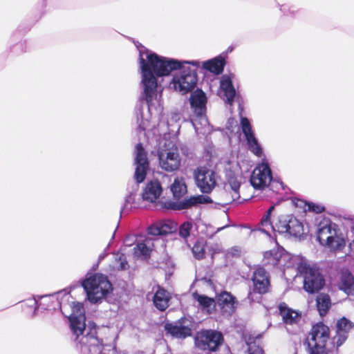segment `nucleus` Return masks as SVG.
I'll return each mask as SVG.
<instances>
[{
	"mask_svg": "<svg viewBox=\"0 0 354 354\" xmlns=\"http://www.w3.org/2000/svg\"><path fill=\"white\" fill-rule=\"evenodd\" d=\"M340 288L348 295L354 296V277L351 272L348 271L342 272Z\"/></svg>",
	"mask_w": 354,
	"mask_h": 354,
	"instance_id": "27",
	"label": "nucleus"
},
{
	"mask_svg": "<svg viewBox=\"0 0 354 354\" xmlns=\"http://www.w3.org/2000/svg\"><path fill=\"white\" fill-rule=\"evenodd\" d=\"M337 225L328 218L322 220L317 230V239L319 243L333 249L340 247L339 239L337 236Z\"/></svg>",
	"mask_w": 354,
	"mask_h": 354,
	"instance_id": "9",
	"label": "nucleus"
},
{
	"mask_svg": "<svg viewBox=\"0 0 354 354\" xmlns=\"http://www.w3.org/2000/svg\"><path fill=\"white\" fill-rule=\"evenodd\" d=\"M227 225H225V226H223V227H218L216 230V232H220L221 230H223L224 228L227 227Z\"/></svg>",
	"mask_w": 354,
	"mask_h": 354,
	"instance_id": "44",
	"label": "nucleus"
},
{
	"mask_svg": "<svg viewBox=\"0 0 354 354\" xmlns=\"http://www.w3.org/2000/svg\"><path fill=\"white\" fill-rule=\"evenodd\" d=\"M176 230V225L171 221L156 222L150 225L147 232L150 235L159 236L171 234Z\"/></svg>",
	"mask_w": 354,
	"mask_h": 354,
	"instance_id": "22",
	"label": "nucleus"
},
{
	"mask_svg": "<svg viewBox=\"0 0 354 354\" xmlns=\"http://www.w3.org/2000/svg\"><path fill=\"white\" fill-rule=\"evenodd\" d=\"M68 319L77 348L82 354H100L102 351V343L97 337L96 324L89 322L88 325H86V317L82 304L73 303L72 313Z\"/></svg>",
	"mask_w": 354,
	"mask_h": 354,
	"instance_id": "2",
	"label": "nucleus"
},
{
	"mask_svg": "<svg viewBox=\"0 0 354 354\" xmlns=\"http://www.w3.org/2000/svg\"><path fill=\"white\" fill-rule=\"evenodd\" d=\"M217 299L222 311L227 315H231L235 309V297L231 293L223 291L219 294Z\"/></svg>",
	"mask_w": 354,
	"mask_h": 354,
	"instance_id": "23",
	"label": "nucleus"
},
{
	"mask_svg": "<svg viewBox=\"0 0 354 354\" xmlns=\"http://www.w3.org/2000/svg\"><path fill=\"white\" fill-rule=\"evenodd\" d=\"M135 165L136 170L134 178L136 183H134L133 191L125 197L124 205L120 210V216L125 215L132 208V203L134 201V194L138 188V184L142 183L149 168V163L147 158V153L144 149L141 143L137 144L135 151Z\"/></svg>",
	"mask_w": 354,
	"mask_h": 354,
	"instance_id": "4",
	"label": "nucleus"
},
{
	"mask_svg": "<svg viewBox=\"0 0 354 354\" xmlns=\"http://www.w3.org/2000/svg\"><path fill=\"white\" fill-rule=\"evenodd\" d=\"M82 286L86 292L88 300L96 304L112 290V285L108 277L101 273L87 274Z\"/></svg>",
	"mask_w": 354,
	"mask_h": 354,
	"instance_id": "5",
	"label": "nucleus"
},
{
	"mask_svg": "<svg viewBox=\"0 0 354 354\" xmlns=\"http://www.w3.org/2000/svg\"><path fill=\"white\" fill-rule=\"evenodd\" d=\"M109 248V245L106 247V248L104 250V251L100 254L98 257V261H101L102 260H103L105 257L107 255V253H106V250Z\"/></svg>",
	"mask_w": 354,
	"mask_h": 354,
	"instance_id": "41",
	"label": "nucleus"
},
{
	"mask_svg": "<svg viewBox=\"0 0 354 354\" xmlns=\"http://www.w3.org/2000/svg\"><path fill=\"white\" fill-rule=\"evenodd\" d=\"M274 209V205H272L262 216L259 230L271 236V232H278L284 234L285 236L300 238L304 234V225L301 221L293 215L281 216L277 223L274 226L271 221V214Z\"/></svg>",
	"mask_w": 354,
	"mask_h": 354,
	"instance_id": "3",
	"label": "nucleus"
},
{
	"mask_svg": "<svg viewBox=\"0 0 354 354\" xmlns=\"http://www.w3.org/2000/svg\"><path fill=\"white\" fill-rule=\"evenodd\" d=\"M194 176L197 187L203 193H210L216 185V173L206 167L197 168Z\"/></svg>",
	"mask_w": 354,
	"mask_h": 354,
	"instance_id": "13",
	"label": "nucleus"
},
{
	"mask_svg": "<svg viewBox=\"0 0 354 354\" xmlns=\"http://www.w3.org/2000/svg\"><path fill=\"white\" fill-rule=\"evenodd\" d=\"M115 261L119 263V265L117 266L118 270H124L128 268V262L127 261L126 256L124 254L117 255Z\"/></svg>",
	"mask_w": 354,
	"mask_h": 354,
	"instance_id": "36",
	"label": "nucleus"
},
{
	"mask_svg": "<svg viewBox=\"0 0 354 354\" xmlns=\"http://www.w3.org/2000/svg\"><path fill=\"white\" fill-rule=\"evenodd\" d=\"M158 158L160 167L167 172H174L181 165L178 148L170 140L165 141L163 146L159 147Z\"/></svg>",
	"mask_w": 354,
	"mask_h": 354,
	"instance_id": "8",
	"label": "nucleus"
},
{
	"mask_svg": "<svg viewBox=\"0 0 354 354\" xmlns=\"http://www.w3.org/2000/svg\"><path fill=\"white\" fill-rule=\"evenodd\" d=\"M153 304L160 310H165L169 306V295L167 290L158 287L153 296Z\"/></svg>",
	"mask_w": 354,
	"mask_h": 354,
	"instance_id": "26",
	"label": "nucleus"
},
{
	"mask_svg": "<svg viewBox=\"0 0 354 354\" xmlns=\"http://www.w3.org/2000/svg\"><path fill=\"white\" fill-rule=\"evenodd\" d=\"M162 192V188L159 180L154 179L149 181L142 192V198L149 202H155Z\"/></svg>",
	"mask_w": 354,
	"mask_h": 354,
	"instance_id": "20",
	"label": "nucleus"
},
{
	"mask_svg": "<svg viewBox=\"0 0 354 354\" xmlns=\"http://www.w3.org/2000/svg\"><path fill=\"white\" fill-rule=\"evenodd\" d=\"M279 310L280 315L282 316L283 320L286 324H295L300 319L299 315L297 312L287 308L282 304L279 306Z\"/></svg>",
	"mask_w": 354,
	"mask_h": 354,
	"instance_id": "28",
	"label": "nucleus"
},
{
	"mask_svg": "<svg viewBox=\"0 0 354 354\" xmlns=\"http://www.w3.org/2000/svg\"><path fill=\"white\" fill-rule=\"evenodd\" d=\"M349 248H350L351 252L354 254V239L350 243Z\"/></svg>",
	"mask_w": 354,
	"mask_h": 354,
	"instance_id": "42",
	"label": "nucleus"
},
{
	"mask_svg": "<svg viewBox=\"0 0 354 354\" xmlns=\"http://www.w3.org/2000/svg\"><path fill=\"white\" fill-rule=\"evenodd\" d=\"M329 339V328L323 323L314 325L304 345L308 354H328L326 342Z\"/></svg>",
	"mask_w": 354,
	"mask_h": 354,
	"instance_id": "6",
	"label": "nucleus"
},
{
	"mask_svg": "<svg viewBox=\"0 0 354 354\" xmlns=\"http://www.w3.org/2000/svg\"><path fill=\"white\" fill-rule=\"evenodd\" d=\"M165 330L173 337L185 339L192 334V322L186 317H181L177 321L166 323Z\"/></svg>",
	"mask_w": 354,
	"mask_h": 354,
	"instance_id": "14",
	"label": "nucleus"
},
{
	"mask_svg": "<svg viewBox=\"0 0 354 354\" xmlns=\"http://www.w3.org/2000/svg\"><path fill=\"white\" fill-rule=\"evenodd\" d=\"M223 342L221 332L214 330H203L197 333L194 342L196 346L203 351L215 352Z\"/></svg>",
	"mask_w": 354,
	"mask_h": 354,
	"instance_id": "11",
	"label": "nucleus"
},
{
	"mask_svg": "<svg viewBox=\"0 0 354 354\" xmlns=\"http://www.w3.org/2000/svg\"><path fill=\"white\" fill-rule=\"evenodd\" d=\"M212 202V201L209 196L205 195H198L173 203L171 207L174 209L182 210L196 206L198 204H207Z\"/></svg>",
	"mask_w": 354,
	"mask_h": 354,
	"instance_id": "18",
	"label": "nucleus"
},
{
	"mask_svg": "<svg viewBox=\"0 0 354 354\" xmlns=\"http://www.w3.org/2000/svg\"><path fill=\"white\" fill-rule=\"evenodd\" d=\"M270 183V189L272 190L274 192L279 193V190L284 189L282 182L271 180Z\"/></svg>",
	"mask_w": 354,
	"mask_h": 354,
	"instance_id": "38",
	"label": "nucleus"
},
{
	"mask_svg": "<svg viewBox=\"0 0 354 354\" xmlns=\"http://www.w3.org/2000/svg\"><path fill=\"white\" fill-rule=\"evenodd\" d=\"M189 102L195 117V118L192 120V123L196 132L198 133V121L202 125H206L207 124V119L205 115L207 103L206 95L201 89L198 88L191 93Z\"/></svg>",
	"mask_w": 354,
	"mask_h": 354,
	"instance_id": "10",
	"label": "nucleus"
},
{
	"mask_svg": "<svg viewBox=\"0 0 354 354\" xmlns=\"http://www.w3.org/2000/svg\"><path fill=\"white\" fill-rule=\"evenodd\" d=\"M317 308L321 316L325 315L331 305L330 297L326 294H319L316 299Z\"/></svg>",
	"mask_w": 354,
	"mask_h": 354,
	"instance_id": "30",
	"label": "nucleus"
},
{
	"mask_svg": "<svg viewBox=\"0 0 354 354\" xmlns=\"http://www.w3.org/2000/svg\"><path fill=\"white\" fill-rule=\"evenodd\" d=\"M28 306L30 307H34L35 310L38 308L37 301L35 299H30L27 300Z\"/></svg>",
	"mask_w": 354,
	"mask_h": 354,
	"instance_id": "40",
	"label": "nucleus"
},
{
	"mask_svg": "<svg viewBox=\"0 0 354 354\" xmlns=\"http://www.w3.org/2000/svg\"><path fill=\"white\" fill-rule=\"evenodd\" d=\"M226 64V55L224 53L212 59L202 62L203 69L214 73L220 75L223 73Z\"/></svg>",
	"mask_w": 354,
	"mask_h": 354,
	"instance_id": "19",
	"label": "nucleus"
},
{
	"mask_svg": "<svg viewBox=\"0 0 354 354\" xmlns=\"http://www.w3.org/2000/svg\"><path fill=\"white\" fill-rule=\"evenodd\" d=\"M272 180V172L270 167L266 163H262L252 171L250 183L254 189H261L266 187Z\"/></svg>",
	"mask_w": 354,
	"mask_h": 354,
	"instance_id": "16",
	"label": "nucleus"
},
{
	"mask_svg": "<svg viewBox=\"0 0 354 354\" xmlns=\"http://www.w3.org/2000/svg\"><path fill=\"white\" fill-rule=\"evenodd\" d=\"M195 299L198 302L199 306L202 308L203 310L206 311L207 313L210 314L212 310L214 307V300L210 297H208L205 295H201L195 294L194 295Z\"/></svg>",
	"mask_w": 354,
	"mask_h": 354,
	"instance_id": "31",
	"label": "nucleus"
},
{
	"mask_svg": "<svg viewBox=\"0 0 354 354\" xmlns=\"http://www.w3.org/2000/svg\"><path fill=\"white\" fill-rule=\"evenodd\" d=\"M138 241V239L135 235L129 234L124 239V244L125 246L129 247L136 243Z\"/></svg>",
	"mask_w": 354,
	"mask_h": 354,
	"instance_id": "39",
	"label": "nucleus"
},
{
	"mask_svg": "<svg viewBox=\"0 0 354 354\" xmlns=\"http://www.w3.org/2000/svg\"><path fill=\"white\" fill-rule=\"evenodd\" d=\"M192 229V223L187 221L184 222L179 227V235L180 237L186 239L190 235V231Z\"/></svg>",
	"mask_w": 354,
	"mask_h": 354,
	"instance_id": "34",
	"label": "nucleus"
},
{
	"mask_svg": "<svg viewBox=\"0 0 354 354\" xmlns=\"http://www.w3.org/2000/svg\"><path fill=\"white\" fill-rule=\"evenodd\" d=\"M248 351L249 354H264L263 348L257 345L255 342L249 344Z\"/></svg>",
	"mask_w": 354,
	"mask_h": 354,
	"instance_id": "37",
	"label": "nucleus"
},
{
	"mask_svg": "<svg viewBox=\"0 0 354 354\" xmlns=\"http://www.w3.org/2000/svg\"><path fill=\"white\" fill-rule=\"evenodd\" d=\"M192 253L197 259H202L205 257V249L203 245L200 242H196L192 248Z\"/></svg>",
	"mask_w": 354,
	"mask_h": 354,
	"instance_id": "35",
	"label": "nucleus"
},
{
	"mask_svg": "<svg viewBox=\"0 0 354 354\" xmlns=\"http://www.w3.org/2000/svg\"><path fill=\"white\" fill-rule=\"evenodd\" d=\"M24 46V43H23V42H20V43H19V44H17L16 45V47H17V48H18V47H19H19H20V48H22Z\"/></svg>",
	"mask_w": 354,
	"mask_h": 354,
	"instance_id": "43",
	"label": "nucleus"
},
{
	"mask_svg": "<svg viewBox=\"0 0 354 354\" xmlns=\"http://www.w3.org/2000/svg\"><path fill=\"white\" fill-rule=\"evenodd\" d=\"M151 239L145 238L143 240H138L133 248V255L142 259L149 257L151 251Z\"/></svg>",
	"mask_w": 354,
	"mask_h": 354,
	"instance_id": "24",
	"label": "nucleus"
},
{
	"mask_svg": "<svg viewBox=\"0 0 354 354\" xmlns=\"http://www.w3.org/2000/svg\"><path fill=\"white\" fill-rule=\"evenodd\" d=\"M220 88L223 93L226 102L232 105L236 96V90L230 75L226 74L222 75L220 80Z\"/></svg>",
	"mask_w": 354,
	"mask_h": 354,
	"instance_id": "21",
	"label": "nucleus"
},
{
	"mask_svg": "<svg viewBox=\"0 0 354 354\" xmlns=\"http://www.w3.org/2000/svg\"><path fill=\"white\" fill-rule=\"evenodd\" d=\"M241 183L234 176H229L227 183L225 185L224 195L226 196V200L222 205L230 204L232 202L236 201L240 198L239 189Z\"/></svg>",
	"mask_w": 354,
	"mask_h": 354,
	"instance_id": "17",
	"label": "nucleus"
},
{
	"mask_svg": "<svg viewBox=\"0 0 354 354\" xmlns=\"http://www.w3.org/2000/svg\"><path fill=\"white\" fill-rule=\"evenodd\" d=\"M240 124L248 149L257 156L261 157L263 153V149L254 136L250 120L245 117H241Z\"/></svg>",
	"mask_w": 354,
	"mask_h": 354,
	"instance_id": "15",
	"label": "nucleus"
},
{
	"mask_svg": "<svg viewBox=\"0 0 354 354\" xmlns=\"http://www.w3.org/2000/svg\"><path fill=\"white\" fill-rule=\"evenodd\" d=\"M170 189L176 198H180L187 192V187L183 178H176Z\"/></svg>",
	"mask_w": 354,
	"mask_h": 354,
	"instance_id": "32",
	"label": "nucleus"
},
{
	"mask_svg": "<svg viewBox=\"0 0 354 354\" xmlns=\"http://www.w3.org/2000/svg\"><path fill=\"white\" fill-rule=\"evenodd\" d=\"M352 328L351 322L343 317L337 322V334L338 336L337 340V346H340L346 339V333Z\"/></svg>",
	"mask_w": 354,
	"mask_h": 354,
	"instance_id": "25",
	"label": "nucleus"
},
{
	"mask_svg": "<svg viewBox=\"0 0 354 354\" xmlns=\"http://www.w3.org/2000/svg\"><path fill=\"white\" fill-rule=\"evenodd\" d=\"M298 274L304 278V289L309 293L320 290L325 280L318 269L310 267L306 259L301 258L297 264Z\"/></svg>",
	"mask_w": 354,
	"mask_h": 354,
	"instance_id": "7",
	"label": "nucleus"
},
{
	"mask_svg": "<svg viewBox=\"0 0 354 354\" xmlns=\"http://www.w3.org/2000/svg\"><path fill=\"white\" fill-rule=\"evenodd\" d=\"M139 51V68L141 73L140 104L136 109L137 130L143 132L150 127L153 114H160L162 111V89L158 86L157 77L175 73L169 84L171 88L182 95L191 92L196 86V69L201 62L197 60L180 61L160 56L144 46H137Z\"/></svg>",
	"mask_w": 354,
	"mask_h": 354,
	"instance_id": "1",
	"label": "nucleus"
},
{
	"mask_svg": "<svg viewBox=\"0 0 354 354\" xmlns=\"http://www.w3.org/2000/svg\"><path fill=\"white\" fill-rule=\"evenodd\" d=\"M292 203L296 207H303L304 211L313 212L317 214L322 213L325 209V207L321 205L312 202L307 203L306 201L300 199H294Z\"/></svg>",
	"mask_w": 354,
	"mask_h": 354,
	"instance_id": "29",
	"label": "nucleus"
},
{
	"mask_svg": "<svg viewBox=\"0 0 354 354\" xmlns=\"http://www.w3.org/2000/svg\"><path fill=\"white\" fill-rule=\"evenodd\" d=\"M253 288L248 293L247 299L250 303L259 302L261 295L269 291L270 281L268 272L262 267H259L254 272L252 278Z\"/></svg>",
	"mask_w": 354,
	"mask_h": 354,
	"instance_id": "12",
	"label": "nucleus"
},
{
	"mask_svg": "<svg viewBox=\"0 0 354 354\" xmlns=\"http://www.w3.org/2000/svg\"><path fill=\"white\" fill-rule=\"evenodd\" d=\"M277 6L281 14L286 17L294 18L298 16L301 12V10L294 5L280 4L277 3Z\"/></svg>",
	"mask_w": 354,
	"mask_h": 354,
	"instance_id": "33",
	"label": "nucleus"
}]
</instances>
